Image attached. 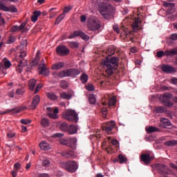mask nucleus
<instances>
[{"mask_svg": "<svg viewBox=\"0 0 177 177\" xmlns=\"http://www.w3.org/2000/svg\"><path fill=\"white\" fill-rule=\"evenodd\" d=\"M172 124L169 120L167 118H162L160 120V124H159L160 128H167V127H171Z\"/></svg>", "mask_w": 177, "mask_h": 177, "instance_id": "6ab92c4d", "label": "nucleus"}, {"mask_svg": "<svg viewBox=\"0 0 177 177\" xmlns=\"http://www.w3.org/2000/svg\"><path fill=\"white\" fill-rule=\"evenodd\" d=\"M10 31L11 32H16V31H20V30L19 29V26H13L11 27L10 28Z\"/></svg>", "mask_w": 177, "mask_h": 177, "instance_id": "5fc2aeb1", "label": "nucleus"}, {"mask_svg": "<svg viewBox=\"0 0 177 177\" xmlns=\"http://www.w3.org/2000/svg\"><path fill=\"white\" fill-rule=\"evenodd\" d=\"M15 136H16V133L10 132L7 133V137L8 138V139H13Z\"/></svg>", "mask_w": 177, "mask_h": 177, "instance_id": "4d7b16f0", "label": "nucleus"}, {"mask_svg": "<svg viewBox=\"0 0 177 177\" xmlns=\"http://www.w3.org/2000/svg\"><path fill=\"white\" fill-rule=\"evenodd\" d=\"M131 34H132V32H130L129 33L127 32H123L121 33V35L122 36L124 35V37L125 38H129V37H131Z\"/></svg>", "mask_w": 177, "mask_h": 177, "instance_id": "052dcab7", "label": "nucleus"}, {"mask_svg": "<svg viewBox=\"0 0 177 177\" xmlns=\"http://www.w3.org/2000/svg\"><path fill=\"white\" fill-rule=\"evenodd\" d=\"M66 17V15L64 13L61 14L55 20V24H59L62 20Z\"/></svg>", "mask_w": 177, "mask_h": 177, "instance_id": "79ce46f5", "label": "nucleus"}, {"mask_svg": "<svg viewBox=\"0 0 177 177\" xmlns=\"http://www.w3.org/2000/svg\"><path fill=\"white\" fill-rule=\"evenodd\" d=\"M75 37H80L84 41H89V36H88L85 32L81 30H75L73 34L68 36L69 39H73Z\"/></svg>", "mask_w": 177, "mask_h": 177, "instance_id": "1a4fd4ad", "label": "nucleus"}, {"mask_svg": "<svg viewBox=\"0 0 177 177\" xmlns=\"http://www.w3.org/2000/svg\"><path fill=\"white\" fill-rule=\"evenodd\" d=\"M21 167V165L19 162H17L14 165L15 169L11 172L13 177L17 176V172H19V169H20Z\"/></svg>", "mask_w": 177, "mask_h": 177, "instance_id": "b1692460", "label": "nucleus"}, {"mask_svg": "<svg viewBox=\"0 0 177 177\" xmlns=\"http://www.w3.org/2000/svg\"><path fill=\"white\" fill-rule=\"evenodd\" d=\"M161 70L166 74H174V73H176V68L168 64H163L161 66Z\"/></svg>", "mask_w": 177, "mask_h": 177, "instance_id": "4468645a", "label": "nucleus"}, {"mask_svg": "<svg viewBox=\"0 0 177 177\" xmlns=\"http://www.w3.org/2000/svg\"><path fill=\"white\" fill-rule=\"evenodd\" d=\"M86 88L87 89V91H89L90 92L95 91V86H93V84H89L87 86H86Z\"/></svg>", "mask_w": 177, "mask_h": 177, "instance_id": "8fccbe9b", "label": "nucleus"}, {"mask_svg": "<svg viewBox=\"0 0 177 177\" xmlns=\"http://www.w3.org/2000/svg\"><path fill=\"white\" fill-rule=\"evenodd\" d=\"M88 102L91 104H95V103H96V97H95V95H90Z\"/></svg>", "mask_w": 177, "mask_h": 177, "instance_id": "c03bdc74", "label": "nucleus"}, {"mask_svg": "<svg viewBox=\"0 0 177 177\" xmlns=\"http://www.w3.org/2000/svg\"><path fill=\"white\" fill-rule=\"evenodd\" d=\"M69 46L71 48H72V49H75V48H78V46H80V45L78 44V43H77L75 41H71L69 43Z\"/></svg>", "mask_w": 177, "mask_h": 177, "instance_id": "49530a36", "label": "nucleus"}, {"mask_svg": "<svg viewBox=\"0 0 177 177\" xmlns=\"http://www.w3.org/2000/svg\"><path fill=\"white\" fill-rule=\"evenodd\" d=\"M64 67V62H57L52 66V70H62Z\"/></svg>", "mask_w": 177, "mask_h": 177, "instance_id": "cd10ccee", "label": "nucleus"}, {"mask_svg": "<svg viewBox=\"0 0 177 177\" xmlns=\"http://www.w3.org/2000/svg\"><path fill=\"white\" fill-rule=\"evenodd\" d=\"M44 86L42 85V84H38L35 89V95H36V93H38L39 92V89H41Z\"/></svg>", "mask_w": 177, "mask_h": 177, "instance_id": "3c124183", "label": "nucleus"}, {"mask_svg": "<svg viewBox=\"0 0 177 177\" xmlns=\"http://www.w3.org/2000/svg\"><path fill=\"white\" fill-rule=\"evenodd\" d=\"M141 161L145 162V164H150L151 162V160H153V157L150 156V153H144L141 155Z\"/></svg>", "mask_w": 177, "mask_h": 177, "instance_id": "dca6fc26", "label": "nucleus"}, {"mask_svg": "<svg viewBox=\"0 0 177 177\" xmlns=\"http://www.w3.org/2000/svg\"><path fill=\"white\" fill-rule=\"evenodd\" d=\"M163 5L165 8H170L167 10L166 12L167 15H172V13H175V8H175V3H164Z\"/></svg>", "mask_w": 177, "mask_h": 177, "instance_id": "2eb2a0df", "label": "nucleus"}, {"mask_svg": "<svg viewBox=\"0 0 177 177\" xmlns=\"http://www.w3.org/2000/svg\"><path fill=\"white\" fill-rule=\"evenodd\" d=\"M88 80H89V76H88L86 73H83L80 75V81L82 82V84H86Z\"/></svg>", "mask_w": 177, "mask_h": 177, "instance_id": "72a5a7b5", "label": "nucleus"}, {"mask_svg": "<svg viewBox=\"0 0 177 177\" xmlns=\"http://www.w3.org/2000/svg\"><path fill=\"white\" fill-rule=\"evenodd\" d=\"M73 8H71V6H66L63 12L64 15V13H68V12H70V10H71Z\"/></svg>", "mask_w": 177, "mask_h": 177, "instance_id": "680f3d73", "label": "nucleus"}, {"mask_svg": "<svg viewBox=\"0 0 177 177\" xmlns=\"http://www.w3.org/2000/svg\"><path fill=\"white\" fill-rule=\"evenodd\" d=\"M168 51H171V50H165V52L164 51H158L157 53V57H162V56H173V55H167V52Z\"/></svg>", "mask_w": 177, "mask_h": 177, "instance_id": "4c0bfd02", "label": "nucleus"}, {"mask_svg": "<svg viewBox=\"0 0 177 177\" xmlns=\"http://www.w3.org/2000/svg\"><path fill=\"white\" fill-rule=\"evenodd\" d=\"M115 98L112 97L109 100L108 106L109 107L111 108L114 104H115Z\"/></svg>", "mask_w": 177, "mask_h": 177, "instance_id": "a18cd8bd", "label": "nucleus"}, {"mask_svg": "<svg viewBox=\"0 0 177 177\" xmlns=\"http://www.w3.org/2000/svg\"><path fill=\"white\" fill-rule=\"evenodd\" d=\"M42 165L45 168H49V167L50 165V160H49V159L44 160L43 162H42Z\"/></svg>", "mask_w": 177, "mask_h": 177, "instance_id": "37998d69", "label": "nucleus"}, {"mask_svg": "<svg viewBox=\"0 0 177 177\" xmlns=\"http://www.w3.org/2000/svg\"><path fill=\"white\" fill-rule=\"evenodd\" d=\"M171 97H172V94L165 93L163 95L160 96L159 99L160 102L163 103L164 106L166 107H171V106H174V103L171 102Z\"/></svg>", "mask_w": 177, "mask_h": 177, "instance_id": "0eeeda50", "label": "nucleus"}, {"mask_svg": "<svg viewBox=\"0 0 177 177\" xmlns=\"http://www.w3.org/2000/svg\"><path fill=\"white\" fill-rule=\"evenodd\" d=\"M170 39L172 41H177V33H174L170 35Z\"/></svg>", "mask_w": 177, "mask_h": 177, "instance_id": "e2e57ef3", "label": "nucleus"}, {"mask_svg": "<svg viewBox=\"0 0 177 177\" xmlns=\"http://www.w3.org/2000/svg\"><path fill=\"white\" fill-rule=\"evenodd\" d=\"M47 96L50 100H57V95L53 93H48Z\"/></svg>", "mask_w": 177, "mask_h": 177, "instance_id": "a19ab883", "label": "nucleus"}, {"mask_svg": "<svg viewBox=\"0 0 177 177\" xmlns=\"http://www.w3.org/2000/svg\"><path fill=\"white\" fill-rule=\"evenodd\" d=\"M26 56H27V53L24 52V51H21L20 55H19V57L20 59H21V60H24V62H26V60L24 59V57H26Z\"/></svg>", "mask_w": 177, "mask_h": 177, "instance_id": "864d4df0", "label": "nucleus"}, {"mask_svg": "<svg viewBox=\"0 0 177 177\" xmlns=\"http://www.w3.org/2000/svg\"><path fill=\"white\" fill-rule=\"evenodd\" d=\"M61 145L64 146H66L67 147H73V146H75V143H77V139L75 138H68V139H62L60 140Z\"/></svg>", "mask_w": 177, "mask_h": 177, "instance_id": "9b49d317", "label": "nucleus"}, {"mask_svg": "<svg viewBox=\"0 0 177 177\" xmlns=\"http://www.w3.org/2000/svg\"><path fill=\"white\" fill-rule=\"evenodd\" d=\"M153 111L157 114H162V113H165V107L164 106H156L153 109Z\"/></svg>", "mask_w": 177, "mask_h": 177, "instance_id": "c756f323", "label": "nucleus"}, {"mask_svg": "<svg viewBox=\"0 0 177 177\" xmlns=\"http://www.w3.org/2000/svg\"><path fill=\"white\" fill-rule=\"evenodd\" d=\"M39 102H41V97L38 95H35L32 101L31 109L33 110L37 109V106L39 104Z\"/></svg>", "mask_w": 177, "mask_h": 177, "instance_id": "a211bd4d", "label": "nucleus"}, {"mask_svg": "<svg viewBox=\"0 0 177 177\" xmlns=\"http://www.w3.org/2000/svg\"><path fill=\"white\" fill-rule=\"evenodd\" d=\"M78 131L77 126L71 124L68 127V133L69 135H74Z\"/></svg>", "mask_w": 177, "mask_h": 177, "instance_id": "a878e982", "label": "nucleus"}, {"mask_svg": "<svg viewBox=\"0 0 177 177\" xmlns=\"http://www.w3.org/2000/svg\"><path fill=\"white\" fill-rule=\"evenodd\" d=\"M27 107L26 106H21L19 109H7L6 111L3 112L1 114H6L8 113H20L21 110H26Z\"/></svg>", "mask_w": 177, "mask_h": 177, "instance_id": "4be33fe9", "label": "nucleus"}, {"mask_svg": "<svg viewBox=\"0 0 177 177\" xmlns=\"http://www.w3.org/2000/svg\"><path fill=\"white\" fill-rule=\"evenodd\" d=\"M102 64L106 70V73L109 75H112L113 73L118 68L120 64V59L117 57H113L111 59L106 57L104 61H102Z\"/></svg>", "mask_w": 177, "mask_h": 177, "instance_id": "f257e3e1", "label": "nucleus"}, {"mask_svg": "<svg viewBox=\"0 0 177 177\" xmlns=\"http://www.w3.org/2000/svg\"><path fill=\"white\" fill-rule=\"evenodd\" d=\"M40 124L43 127V128H48L50 122H49V120L44 118L41 120Z\"/></svg>", "mask_w": 177, "mask_h": 177, "instance_id": "473e14b6", "label": "nucleus"}, {"mask_svg": "<svg viewBox=\"0 0 177 177\" xmlns=\"http://www.w3.org/2000/svg\"><path fill=\"white\" fill-rule=\"evenodd\" d=\"M58 75L59 78H65L66 77H68V74L67 73V69L58 72Z\"/></svg>", "mask_w": 177, "mask_h": 177, "instance_id": "e433bc0d", "label": "nucleus"}, {"mask_svg": "<svg viewBox=\"0 0 177 177\" xmlns=\"http://www.w3.org/2000/svg\"><path fill=\"white\" fill-rule=\"evenodd\" d=\"M175 145H177V140H169L165 142V146H169L170 147L175 146Z\"/></svg>", "mask_w": 177, "mask_h": 177, "instance_id": "ea45409f", "label": "nucleus"}, {"mask_svg": "<svg viewBox=\"0 0 177 177\" xmlns=\"http://www.w3.org/2000/svg\"><path fill=\"white\" fill-rule=\"evenodd\" d=\"M113 28L114 31H116L117 34H120V28H118V26L114 25Z\"/></svg>", "mask_w": 177, "mask_h": 177, "instance_id": "338daca9", "label": "nucleus"}, {"mask_svg": "<svg viewBox=\"0 0 177 177\" xmlns=\"http://www.w3.org/2000/svg\"><path fill=\"white\" fill-rule=\"evenodd\" d=\"M4 66L6 68H9L12 66V63L9 60H6L4 62Z\"/></svg>", "mask_w": 177, "mask_h": 177, "instance_id": "bf43d9fd", "label": "nucleus"}, {"mask_svg": "<svg viewBox=\"0 0 177 177\" xmlns=\"http://www.w3.org/2000/svg\"><path fill=\"white\" fill-rule=\"evenodd\" d=\"M61 156L62 157H64V158H74V156H75V153L73 151L68 150L62 152Z\"/></svg>", "mask_w": 177, "mask_h": 177, "instance_id": "aec40b11", "label": "nucleus"}, {"mask_svg": "<svg viewBox=\"0 0 177 177\" xmlns=\"http://www.w3.org/2000/svg\"><path fill=\"white\" fill-rule=\"evenodd\" d=\"M41 16V11H35L33 15L31 17V20L33 23H35L38 20V17Z\"/></svg>", "mask_w": 177, "mask_h": 177, "instance_id": "2f4dec72", "label": "nucleus"}, {"mask_svg": "<svg viewBox=\"0 0 177 177\" xmlns=\"http://www.w3.org/2000/svg\"><path fill=\"white\" fill-rule=\"evenodd\" d=\"M63 167L64 169H66L68 172H71L72 174H74V172H75V171L78 169V165L75 160L68 161L63 163Z\"/></svg>", "mask_w": 177, "mask_h": 177, "instance_id": "423d86ee", "label": "nucleus"}, {"mask_svg": "<svg viewBox=\"0 0 177 177\" xmlns=\"http://www.w3.org/2000/svg\"><path fill=\"white\" fill-rule=\"evenodd\" d=\"M60 130L62 131V132H68V124L66 122H63L60 125Z\"/></svg>", "mask_w": 177, "mask_h": 177, "instance_id": "c9c22d12", "label": "nucleus"}, {"mask_svg": "<svg viewBox=\"0 0 177 177\" xmlns=\"http://www.w3.org/2000/svg\"><path fill=\"white\" fill-rule=\"evenodd\" d=\"M62 115L65 120H68V121L78 122V114H77V112L74 110H66L63 113Z\"/></svg>", "mask_w": 177, "mask_h": 177, "instance_id": "20e7f679", "label": "nucleus"}, {"mask_svg": "<svg viewBox=\"0 0 177 177\" xmlns=\"http://www.w3.org/2000/svg\"><path fill=\"white\" fill-rule=\"evenodd\" d=\"M88 28L91 30V31H97L100 28V22H99V19L97 18L92 17L88 19Z\"/></svg>", "mask_w": 177, "mask_h": 177, "instance_id": "39448f33", "label": "nucleus"}, {"mask_svg": "<svg viewBox=\"0 0 177 177\" xmlns=\"http://www.w3.org/2000/svg\"><path fill=\"white\" fill-rule=\"evenodd\" d=\"M42 67L41 68V71H39L40 74L42 75H45L46 77L49 75V69L45 67V62L44 60L41 61Z\"/></svg>", "mask_w": 177, "mask_h": 177, "instance_id": "5701e85b", "label": "nucleus"}, {"mask_svg": "<svg viewBox=\"0 0 177 177\" xmlns=\"http://www.w3.org/2000/svg\"><path fill=\"white\" fill-rule=\"evenodd\" d=\"M146 131L148 132V133H153L154 132H160V129L151 126L149 127H146Z\"/></svg>", "mask_w": 177, "mask_h": 177, "instance_id": "7c9ffc66", "label": "nucleus"}, {"mask_svg": "<svg viewBox=\"0 0 177 177\" xmlns=\"http://www.w3.org/2000/svg\"><path fill=\"white\" fill-rule=\"evenodd\" d=\"M21 124H24L25 125H27V124H30L31 123V120H26V119H22L21 120Z\"/></svg>", "mask_w": 177, "mask_h": 177, "instance_id": "0e129e2a", "label": "nucleus"}, {"mask_svg": "<svg viewBox=\"0 0 177 177\" xmlns=\"http://www.w3.org/2000/svg\"><path fill=\"white\" fill-rule=\"evenodd\" d=\"M118 127H115V122L111 120L106 122L102 125V130L108 135H114L117 132Z\"/></svg>", "mask_w": 177, "mask_h": 177, "instance_id": "7ed1b4c3", "label": "nucleus"}, {"mask_svg": "<svg viewBox=\"0 0 177 177\" xmlns=\"http://www.w3.org/2000/svg\"><path fill=\"white\" fill-rule=\"evenodd\" d=\"M118 161L120 164H124L128 161V159L127 157L124 156L122 154H119L118 156V159H115L114 160L115 162H117Z\"/></svg>", "mask_w": 177, "mask_h": 177, "instance_id": "393cba45", "label": "nucleus"}, {"mask_svg": "<svg viewBox=\"0 0 177 177\" xmlns=\"http://www.w3.org/2000/svg\"><path fill=\"white\" fill-rule=\"evenodd\" d=\"M0 10L3 12H11L12 13H17V8L15 6H10L8 7L0 1Z\"/></svg>", "mask_w": 177, "mask_h": 177, "instance_id": "ddd939ff", "label": "nucleus"}, {"mask_svg": "<svg viewBox=\"0 0 177 177\" xmlns=\"http://www.w3.org/2000/svg\"><path fill=\"white\" fill-rule=\"evenodd\" d=\"M60 86L63 89H66V88H67V84L66 83L65 80H62V81L60 82Z\"/></svg>", "mask_w": 177, "mask_h": 177, "instance_id": "13d9d810", "label": "nucleus"}, {"mask_svg": "<svg viewBox=\"0 0 177 177\" xmlns=\"http://www.w3.org/2000/svg\"><path fill=\"white\" fill-rule=\"evenodd\" d=\"M15 41L16 38H15V36H10L7 44H13L14 42H15Z\"/></svg>", "mask_w": 177, "mask_h": 177, "instance_id": "6e6d98bb", "label": "nucleus"}, {"mask_svg": "<svg viewBox=\"0 0 177 177\" xmlns=\"http://www.w3.org/2000/svg\"><path fill=\"white\" fill-rule=\"evenodd\" d=\"M140 24H142V22L140 21V18H136L132 23L133 29L135 31H138V30H140Z\"/></svg>", "mask_w": 177, "mask_h": 177, "instance_id": "412c9836", "label": "nucleus"}, {"mask_svg": "<svg viewBox=\"0 0 177 177\" xmlns=\"http://www.w3.org/2000/svg\"><path fill=\"white\" fill-rule=\"evenodd\" d=\"M60 97L62 99H66V100H69V99L71 97V94L67 93L66 92L61 93Z\"/></svg>", "mask_w": 177, "mask_h": 177, "instance_id": "58836bf2", "label": "nucleus"}, {"mask_svg": "<svg viewBox=\"0 0 177 177\" xmlns=\"http://www.w3.org/2000/svg\"><path fill=\"white\" fill-rule=\"evenodd\" d=\"M108 140L109 143H111V145H113V146H115V147H120V142H118V140L115 139H111V137H109Z\"/></svg>", "mask_w": 177, "mask_h": 177, "instance_id": "f704fd0d", "label": "nucleus"}, {"mask_svg": "<svg viewBox=\"0 0 177 177\" xmlns=\"http://www.w3.org/2000/svg\"><path fill=\"white\" fill-rule=\"evenodd\" d=\"M46 110L47 111H49V113H47L48 117L53 120H57V118H59V116L57 115V113H59V108L47 107Z\"/></svg>", "mask_w": 177, "mask_h": 177, "instance_id": "9d476101", "label": "nucleus"}, {"mask_svg": "<svg viewBox=\"0 0 177 177\" xmlns=\"http://www.w3.org/2000/svg\"><path fill=\"white\" fill-rule=\"evenodd\" d=\"M56 52L58 56H67L68 55H70V49L64 45L57 46Z\"/></svg>", "mask_w": 177, "mask_h": 177, "instance_id": "6e6552de", "label": "nucleus"}, {"mask_svg": "<svg viewBox=\"0 0 177 177\" xmlns=\"http://www.w3.org/2000/svg\"><path fill=\"white\" fill-rule=\"evenodd\" d=\"M166 55H177V48L171 49V51H166Z\"/></svg>", "mask_w": 177, "mask_h": 177, "instance_id": "de8ad7c7", "label": "nucleus"}, {"mask_svg": "<svg viewBox=\"0 0 177 177\" xmlns=\"http://www.w3.org/2000/svg\"><path fill=\"white\" fill-rule=\"evenodd\" d=\"M26 66H27V61L24 62L23 59H19L18 61V65L16 67L17 73H23V67H26Z\"/></svg>", "mask_w": 177, "mask_h": 177, "instance_id": "f3484780", "label": "nucleus"}, {"mask_svg": "<svg viewBox=\"0 0 177 177\" xmlns=\"http://www.w3.org/2000/svg\"><path fill=\"white\" fill-rule=\"evenodd\" d=\"M107 52H108L109 56H113V55H114V53H115V50H114V48L110 47L108 48Z\"/></svg>", "mask_w": 177, "mask_h": 177, "instance_id": "603ef678", "label": "nucleus"}, {"mask_svg": "<svg viewBox=\"0 0 177 177\" xmlns=\"http://www.w3.org/2000/svg\"><path fill=\"white\" fill-rule=\"evenodd\" d=\"M101 111L103 115H104V117H106V115H107V108H102Z\"/></svg>", "mask_w": 177, "mask_h": 177, "instance_id": "774afa93", "label": "nucleus"}, {"mask_svg": "<svg viewBox=\"0 0 177 177\" xmlns=\"http://www.w3.org/2000/svg\"><path fill=\"white\" fill-rule=\"evenodd\" d=\"M39 147L41 150L46 151L50 149V145L46 141H41L39 143Z\"/></svg>", "mask_w": 177, "mask_h": 177, "instance_id": "bb28decb", "label": "nucleus"}, {"mask_svg": "<svg viewBox=\"0 0 177 177\" xmlns=\"http://www.w3.org/2000/svg\"><path fill=\"white\" fill-rule=\"evenodd\" d=\"M66 70L68 77H70L71 78H77V76L81 74V69L79 68H71Z\"/></svg>", "mask_w": 177, "mask_h": 177, "instance_id": "f8f14e48", "label": "nucleus"}, {"mask_svg": "<svg viewBox=\"0 0 177 177\" xmlns=\"http://www.w3.org/2000/svg\"><path fill=\"white\" fill-rule=\"evenodd\" d=\"M39 63V59H38V58L35 59L32 63H31V66H37L38 64Z\"/></svg>", "mask_w": 177, "mask_h": 177, "instance_id": "69168bd1", "label": "nucleus"}, {"mask_svg": "<svg viewBox=\"0 0 177 177\" xmlns=\"http://www.w3.org/2000/svg\"><path fill=\"white\" fill-rule=\"evenodd\" d=\"M99 10L101 16H102L104 19H110V17H113L114 8L109 3H101L99 5Z\"/></svg>", "mask_w": 177, "mask_h": 177, "instance_id": "f03ea898", "label": "nucleus"}, {"mask_svg": "<svg viewBox=\"0 0 177 177\" xmlns=\"http://www.w3.org/2000/svg\"><path fill=\"white\" fill-rule=\"evenodd\" d=\"M16 93L17 95H24V93H26V90L24 88H18L16 91Z\"/></svg>", "mask_w": 177, "mask_h": 177, "instance_id": "09e8293b", "label": "nucleus"}, {"mask_svg": "<svg viewBox=\"0 0 177 177\" xmlns=\"http://www.w3.org/2000/svg\"><path fill=\"white\" fill-rule=\"evenodd\" d=\"M37 85V80L35 79H31L28 82V86L30 91H34L35 89V86Z\"/></svg>", "mask_w": 177, "mask_h": 177, "instance_id": "c85d7f7f", "label": "nucleus"}]
</instances>
